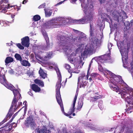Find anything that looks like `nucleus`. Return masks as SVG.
<instances>
[{"label": "nucleus", "instance_id": "obj_58", "mask_svg": "<svg viewBox=\"0 0 133 133\" xmlns=\"http://www.w3.org/2000/svg\"><path fill=\"white\" fill-rule=\"evenodd\" d=\"M71 117H70V116H69V118H70Z\"/></svg>", "mask_w": 133, "mask_h": 133}, {"label": "nucleus", "instance_id": "obj_28", "mask_svg": "<svg viewBox=\"0 0 133 133\" xmlns=\"http://www.w3.org/2000/svg\"><path fill=\"white\" fill-rule=\"evenodd\" d=\"M71 21V19L68 18H63L62 21V23H69Z\"/></svg>", "mask_w": 133, "mask_h": 133}, {"label": "nucleus", "instance_id": "obj_43", "mask_svg": "<svg viewBox=\"0 0 133 133\" xmlns=\"http://www.w3.org/2000/svg\"><path fill=\"white\" fill-rule=\"evenodd\" d=\"M15 9H17V11L19 10L20 9V7H18L17 6H16V7H15Z\"/></svg>", "mask_w": 133, "mask_h": 133}, {"label": "nucleus", "instance_id": "obj_39", "mask_svg": "<svg viewBox=\"0 0 133 133\" xmlns=\"http://www.w3.org/2000/svg\"><path fill=\"white\" fill-rule=\"evenodd\" d=\"M10 125H12V128L13 127H15L17 126V124L15 123H13L11 124Z\"/></svg>", "mask_w": 133, "mask_h": 133}, {"label": "nucleus", "instance_id": "obj_17", "mask_svg": "<svg viewBox=\"0 0 133 133\" xmlns=\"http://www.w3.org/2000/svg\"><path fill=\"white\" fill-rule=\"evenodd\" d=\"M3 128L4 129L7 133L9 132L12 129V125H10V124L8 123Z\"/></svg>", "mask_w": 133, "mask_h": 133}, {"label": "nucleus", "instance_id": "obj_45", "mask_svg": "<svg viewBox=\"0 0 133 133\" xmlns=\"http://www.w3.org/2000/svg\"><path fill=\"white\" fill-rule=\"evenodd\" d=\"M22 104V103L21 102H19L18 103V107H20L21 106Z\"/></svg>", "mask_w": 133, "mask_h": 133}, {"label": "nucleus", "instance_id": "obj_35", "mask_svg": "<svg viewBox=\"0 0 133 133\" xmlns=\"http://www.w3.org/2000/svg\"><path fill=\"white\" fill-rule=\"evenodd\" d=\"M0 133H7V132L3 128L0 129Z\"/></svg>", "mask_w": 133, "mask_h": 133}, {"label": "nucleus", "instance_id": "obj_18", "mask_svg": "<svg viewBox=\"0 0 133 133\" xmlns=\"http://www.w3.org/2000/svg\"><path fill=\"white\" fill-rule=\"evenodd\" d=\"M31 87L33 90L36 92H38L41 90L40 88L35 84H32Z\"/></svg>", "mask_w": 133, "mask_h": 133}, {"label": "nucleus", "instance_id": "obj_38", "mask_svg": "<svg viewBox=\"0 0 133 133\" xmlns=\"http://www.w3.org/2000/svg\"><path fill=\"white\" fill-rule=\"evenodd\" d=\"M112 46V44L111 43H108V47L109 50L110 51V50L111 49V47Z\"/></svg>", "mask_w": 133, "mask_h": 133}, {"label": "nucleus", "instance_id": "obj_2", "mask_svg": "<svg viewBox=\"0 0 133 133\" xmlns=\"http://www.w3.org/2000/svg\"><path fill=\"white\" fill-rule=\"evenodd\" d=\"M48 64L49 65V69H55L58 76V80L57 83L56 85V97L58 103L60 105L61 110L62 112L64 113V114L67 116H69L74 112L75 103L76 101L77 94H76L74 98L73 103L72 106V108H71L69 112V114L65 113L64 111L63 106L62 103V101L60 93V89L61 87V75L59 69L57 67L56 64L52 61H50L48 62Z\"/></svg>", "mask_w": 133, "mask_h": 133}, {"label": "nucleus", "instance_id": "obj_6", "mask_svg": "<svg viewBox=\"0 0 133 133\" xmlns=\"http://www.w3.org/2000/svg\"><path fill=\"white\" fill-rule=\"evenodd\" d=\"M65 34L62 33V35H59L57 37L58 45L62 49H67V47L69 46L72 44L73 39L72 37L70 38L65 36Z\"/></svg>", "mask_w": 133, "mask_h": 133}, {"label": "nucleus", "instance_id": "obj_12", "mask_svg": "<svg viewBox=\"0 0 133 133\" xmlns=\"http://www.w3.org/2000/svg\"><path fill=\"white\" fill-rule=\"evenodd\" d=\"M22 44L25 47H28L29 45V38L28 36L25 37L21 39Z\"/></svg>", "mask_w": 133, "mask_h": 133}, {"label": "nucleus", "instance_id": "obj_8", "mask_svg": "<svg viewBox=\"0 0 133 133\" xmlns=\"http://www.w3.org/2000/svg\"><path fill=\"white\" fill-rule=\"evenodd\" d=\"M63 18L60 17L52 19L45 23L43 25V26L45 28L49 29L51 26L56 25L58 23H62Z\"/></svg>", "mask_w": 133, "mask_h": 133}, {"label": "nucleus", "instance_id": "obj_49", "mask_svg": "<svg viewBox=\"0 0 133 133\" xmlns=\"http://www.w3.org/2000/svg\"><path fill=\"white\" fill-rule=\"evenodd\" d=\"M36 58H37H37H38L39 59H42V57L40 56H36Z\"/></svg>", "mask_w": 133, "mask_h": 133}, {"label": "nucleus", "instance_id": "obj_7", "mask_svg": "<svg viewBox=\"0 0 133 133\" xmlns=\"http://www.w3.org/2000/svg\"><path fill=\"white\" fill-rule=\"evenodd\" d=\"M110 16L113 19L117 22L119 20L121 21L122 19L127 18V17L126 14L122 10H113L111 12Z\"/></svg>", "mask_w": 133, "mask_h": 133}, {"label": "nucleus", "instance_id": "obj_33", "mask_svg": "<svg viewBox=\"0 0 133 133\" xmlns=\"http://www.w3.org/2000/svg\"><path fill=\"white\" fill-rule=\"evenodd\" d=\"M17 46L20 49H24V47L22 46L20 44L18 43L17 44Z\"/></svg>", "mask_w": 133, "mask_h": 133}, {"label": "nucleus", "instance_id": "obj_15", "mask_svg": "<svg viewBox=\"0 0 133 133\" xmlns=\"http://www.w3.org/2000/svg\"><path fill=\"white\" fill-rule=\"evenodd\" d=\"M45 38L46 43L47 46L45 49H48L49 47V40L47 34L45 32H42Z\"/></svg>", "mask_w": 133, "mask_h": 133}, {"label": "nucleus", "instance_id": "obj_14", "mask_svg": "<svg viewBox=\"0 0 133 133\" xmlns=\"http://www.w3.org/2000/svg\"><path fill=\"white\" fill-rule=\"evenodd\" d=\"M65 67L66 69L68 70V71L69 72V73L68 75V76H67V78H66L65 82L64 83V85H65V83L66 82L67 79L68 78H70L71 77L72 75V72L71 73L70 72V69L71 68V67L68 64H65Z\"/></svg>", "mask_w": 133, "mask_h": 133}, {"label": "nucleus", "instance_id": "obj_52", "mask_svg": "<svg viewBox=\"0 0 133 133\" xmlns=\"http://www.w3.org/2000/svg\"><path fill=\"white\" fill-rule=\"evenodd\" d=\"M11 18H14V16H15V15H11Z\"/></svg>", "mask_w": 133, "mask_h": 133}, {"label": "nucleus", "instance_id": "obj_1", "mask_svg": "<svg viewBox=\"0 0 133 133\" xmlns=\"http://www.w3.org/2000/svg\"><path fill=\"white\" fill-rule=\"evenodd\" d=\"M110 59L109 56L107 55H104L98 57H97L92 58L89 65L87 75L85 76L84 73H82L78 80V84L80 85L81 87L84 88L87 84L86 80L88 79L90 74L89 72L90 70V67L93 61L95 60L98 63L99 71L102 72L104 76L107 78H110V82H109L110 87L112 90L116 92H119L121 94L122 98H125V100L129 104L133 105V89L129 87L121 78L120 76H116L115 74L106 69H103L100 64Z\"/></svg>", "mask_w": 133, "mask_h": 133}, {"label": "nucleus", "instance_id": "obj_48", "mask_svg": "<svg viewBox=\"0 0 133 133\" xmlns=\"http://www.w3.org/2000/svg\"><path fill=\"white\" fill-rule=\"evenodd\" d=\"M17 113H18V112H17V113H16L14 115H13L12 119H13L17 115Z\"/></svg>", "mask_w": 133, "mask_h": 133}, {"label": "nucleus", "instance_id": "obj_36", "mask_svg": "<svg viewBox=\"0 0 133 133\" xmlns=\"http://www.w3.org/2000/svg\"><path fill=\"white\" fill-rule=\"evenodd\" d=\"M72 72L76 73H78L80 71V70H76V69H75V70H73V69H72Z\"/></svg>", "mask_w": 133, "mask_h": 133}, {"label": "nucleus", "instance_id": "obj_4", "mask_svg": "<svg viewBox=\"0 0 133 133\" xmlns=\"http://www.w3.org/2000/svg\"><path fill=\"white\" fill-rule=\"evenodd\" d=\"M77 0H71V2L72 3H75ZM82 3L81 6L84 8L83 11L86 15L83 18L79 20L75 19L74 22L78 24H84L91 20L93 16V10L94 6L92 2L89 3L85 6L82 3L84 0H79Z\"/></svg>", "mask_w": 133, "mask_h": 133}, {"label": "nucleus", "instance_id": "obj_50", "mask_svg": "<svg viewBox=\"0 0 133 133\" xmlns=\"http://www.w3.org/2000/svg\"><path fill=\"white\" fill-rule=\"evenodd\" d=\"M99 1H100V3H102L104 2L105 0H99Z\"/></svg>", "mask_w": 133, "mask_h": 133}, {"label": "nucleus", "instance_id": "obj_11", "mask_svg": "<svg viewBox=\"0 0 133 133\" xmlns=\"http://www.w3.org/2000/svg\"><path fill=\"white\" fill-rule=\"evenodd\" d=\"M25 125L27 127H30L31 128H34L36 124L32 116L28 117L25 122Z\"/></svg>", "mask_w": 133, "mask_h": 133}, {"label": "nucleus", "instance_id": "obj_5", "mask_svg": "<svg viewBox=\"0 0 133 133\" xmlns=\"http://www.w3.org/2000/svg\"><path fill=\"white\" fill-rule=\"evenodd\" d=\"M2 68L0 67V82L4 85L7 88L13 91L14 96L13 100H17L19 99L21 97V95L19 93L20 89H15V88L12 84L8 83L5 79L4 75L1 72Z\"/></svg>", "mask_w": 133, "mask_h": 133}, {"label": "nucleus", "instance_id": "obj_20", "mask_svg": "<svg viewBox=\"0 0 133 133\" xmlns=\"http://www.w3.org/2000/svg\"><path fill=\"white\" fill-rule=\"evenodd\" d=\"M14 61L13 58L11 57H7L5 61V63L6 65H7V64H8L9 63L13 62Z\"/></svg>", "mask_w": 133, "mask_h": 133}, {"label": "nucleus", "instance_id": "obj_19", "mask_svg": "<svg viewBox=\"0 0 133 133\" xmlns=\"http://www.w3.org/2000/svg\"><path fill=\"white\" fill-rule=\"evenodd\" d=\"M78 33L79 34V36L78 39L79 41L84 40L86 38V35L84 33L79 31L78 32Z\"/></svg>", "mask_w": 133, "mask_h": 133}, {"label": "nucleus", "instance_id": "obj_42", "mask_svg": "<svg viewBox=\"0 0 133 133\" xmlns=\"http://www.w3.org/2000/svg\"><path fill=\"white\" fill-rule=\"evenodd\" d=\"M63 1H61V2H59V3H57L55 5V6H57L58 5H59L60 4H61L63 3Z\"/></svg>", "mask_w": 133, "mask_h": 133}, {"label": "nucleus", "instance_id": "obj_40", "mask_svg": "<svg viewBox=\"0 0 133 133\" xmlns=\"http://www.w3.org/2000/svg\"><path fill=\"white\" fill-rule=\"evenodd\" d=\"M7 118H5V119L1 122L0 123V126L4 123V122H5L7 121Z\"/></svg>", "mask_w": 133, "mask_h": 133}, {"label": "nucleus", "instance_id": "obj_23", "mask_svg": "<svg viewBox=\"0 0 133 133\" xmlns=\"http://www.w3.org/2000/svg\"><path fill=\"white\" fill-rule=\"evenodd\" d=\"M110 19L111 22V23L110 24V26L111 28V30L112 29V30L113 29H116L117 24H115V23H114L112 21V20L111 19Z\"/></svg>", "mask_w": 133, "mask_h": 133}, {"label": "nucleus", "instance_id": "obj_21", "mask_svg": "<svg viewBox=\"0 0 133 133\" xmlns=\"http://www.w3.org/2000/svg\"><path fill=\"white\" fill-rule=\"evenodd\" d=\"M21 64L24 66H30V64L28 61L23 60H21Z\"/></svg>", "mask_w": 133, "mask_h": 133}, {"label": "nucleus", "instance_id": "obj_46", "mask_svg": "<svg viewBox=\"0 0 133 133\" xmlns=\"http://www.w3.org/2000/svg\"><path fill=\"white\" fill-rule=\"evenodd\" d=\"M92 129L93 130H98V128H96L95 127H92Z\"/></svg>", "mask_w": 133, "mask_h": 133}, {"label": "nucleus", "instance_id": "obj_55", "mask_svg": "<svg viewBox=\"0 0 133 133\" xmlns=\"http://www.w3.org/2000/svg\"><path fill=\"white\" fill-rule=\"evenodd\" d=\"M72 115L73 116H75V113H73Z\"/></svg>", "mask_w": 133, "mask_h": 133}, {"label": "nucleus", "instance_id": "obj_22", "mask_svg": "<svg viewBox=\"0 0 133 133\" xmlns=\"http://www.w3.org/2000/svg\"><path fill=\"white\" fill-rule=\"evenodd\" d=\"M39 72L40 76L43 78H45L46 77V74L44 72L41 68L40 69Z\"/></svg>", "mask_w": 133, "mask_h": 133}, {"label": "nucleus", "instance_id": "obj_53", "mask_svg": "<svg viewBox=\"0 0 133 133\" xmlns=\"http://www.w3.org/2000/svg\"><path fill=\"white\" fill-rule=\"evenodd\" d=\"M8 45L9 46H10L11 45V43H8Z\"/></svg>", "mask_w": 133, "mask_h": 133}, {"label": "nucleus", "instance_id": "obj_31", "mask_svg": "<svg viewBox=\"0 0 133 133\" xmlns=\"http://www.w3.org/2000/svg\"><path fill=\"white\" fill-rule=\"evenodd\" d=\"M41 17L39 16L38 15H36L34 16L33 20L35 21H37L40 20Z\"/></svg>", "mask_w": 133, "mask_h": 133}, {"label": "nucleus", "instance_id": "obj_37", "mask_svg": "<svg viewBox=\"0 0 133 133\" xmlns=\"http://www.w3.org/2000/svg\"><path fill=\"white\" fill-rule=\"evenodd\" d=\"M9 73L11 74H15L14 71L12 69H10L8 71Z\"/></svg>", "mask_w": 133, "mask_h": 133}, {"label": "nucleus", "instance_id": "obj_54", "mask_svg": "<svg viewBox=\"0 0 133 133\" xmlns=\"http://www.w3.org/2000/svg\"><path fill=\"white\" fill-rule=\"evenodd\" d=\"M131 22L132 23V24L133 23V20H132L131 21Z\"/></svg>", "mask_w": 133, "mask_h": 133}, {"label": "nucleus", "instance_id": "obj_10", "mask_svg": "<svg viewBox=\"0 0 133 133\" xmlns=\"http://www.w3.org/2000/svg\"><path fill=\"white\" fill-rule=\"evenodd\" d=\"M9 0H1L0 2V11L3 13L6 12L7 10L10 7L13 6H10L7 3Z\"/></svg>", "mask_w": 133, "mask_h": 133}, {"label": "nucleus", "instance_id": "obj_27", "mask_svg": "<svg viewBox=\"0 0 133 133\" xmlns=\"http://www.w3.org/2000/svg\"><path fill=\"white\" fill-rule=\"evenodd\" d=\"M100 96L98 94H96L94 97H91L90 99L91 101L93 102L96 101L97 99L99 98Z\"/></svg>", "mask_w": 133, "mask_h": 133}, {"label": "nucleus", "instance_id": "obj_3", "mask_svg": "<svg viewBox=\"0 0 133 133\" xmlns=\"http://www.w3.org/2000/svg\"><path fill=\"white\" fill-rule=\"evenodd\" d=\"M90 43L87 44L83 52L81 53V57L80 59H84V58L87 57L88 54H91L94 51L95 48H96L97 45L99 43L98 38L96 37L93 32L92 29V26L90 25ZM84 62H83L82 60L79 63L80 65L83 66Z\"/></svg>", "mask_w": 133, "mask_h": 133}, {"label": "nucleus", "instance_id": "obj_25", "mask_svg": "<svg viewBox=\"0 0 133 133\" xmlns=\"http://www.w3.org/2000/svg\"><path fill=\"white\" fill-rule=\"evenodd\" d=\"M45 11V16L46 17H48L50 16L52 13V11L50 9L45 10L44 9Z\"/></svg>", "mask_w": 133, "mask_h": 133}, {"label": "nucleus", "instance_id": "obj_51", "mask_svg": "<svg viewBox=\"0 0 133 133\" xmlns=\"http://www.w3.org/2000/svg\"><path fill=\"white\" fill-rule=\"evenodd\" d=\"M26 2H27L26 1V0H24L23 1L22 3L23 4H24L25 3H26Z\"/></svg>", "mask_w": 133, "mask_h": 133}, {"label": "nucleus", "instance_id": "obj_29", "mask_svg": "<svg viewBox=\"0 0 133 133\" xmlns=\"http://www.w3.org/2000/svg\"><path fill=\"white\" fill-rule=\"evenodd\" d=\"M10 23V22L6 21H2L0 22V24L2 26L4 25L6 26L5 25H9Z\"/></svg>", "mask_w": 133, "mask_h": 133}, {"label": "nucleus", "instance_id": "obj_32", "mask_svg": "<svg viewBox=\"0 0 133 133\" xmlns=\"http://www.w3.org/2000/svg\"><path fill=\"white\" fill-rule=\"evenodd\" d=\"M15 57L16 59L18 60L21 61L22 60V57L20 55L17 54H16L15 55Z\"/></svg>", "mask_w": 133, "mask_h": 133}, {"label": "nucleus", "instance_id": "obj_47", "mask_svg": "<svg viewBox=\"0 0 133 133\" xmlns=\"http://www.w3.org/2000/svg\"><path fill=\"white\" fill-rule=\"evenodd\" d=\"M26 103V101H24L23 103V104L25 105V107L27 106Z\"/></svg>", "mask_w": 133, "mask_h": 133}, {"label": "nucleus", "instance_id": "obj_30", "mask_svg": "<svg viewBox=\"0 0 133 133\" xmlns=\"http://www.w3.org/2000/svg\"><path fill=\"white\" fill-rule=\"evenodd\" d=\"M83 104V102L81 101L78 102L77 108V110H80L81 109L82 107Z\"/></svg>", "mask_w": 133, "mask_h": 133}, {"label": "nucleus", "instance_id": "obj_13", "mask_svg": "<svg viewBox=\"0 0 133 133\" xmlns=\"http://www.w3.org/2000/svg\"><path fill=\"white\" fill-rule=\"evenodd\" d=\"M68 57V59L69 61L72 64H74V63L76 62V61L74 58H75V57L76 56V52L73 53L72 54H69L67 55Z\"/></svg>", "mask_w": 133, "mask_h": 133}, {"label": "nucleus", "instance_id": "obj_26", "mask_svg": "<svg viewBox=\"0 0 133 133\" xmlns=\"http://www.w3.org/2000/svg\"><path fill=\"white\" fill-rule=\"evenodd\" d=\"M98 75V74L96 73L91 74L90 75L91 77L89 79L90 82H91L92 79L96 78Z\"/></svg>", "mask_w": 133, "mask_h": 133}, {"label": "nucleus", "instance_id": "obj_16", "mask_svg": "<svg viewBox=\"0 0 133 133\" xmlns=\"http://www.w3.org/2000/svg\"><path fill=\"white\" fill-rule=\"evenodd\" d=\"M37 133H50L49 130H47L45 127H43L41 129H39L37 131Z\"/></svg>", "mask_w": 133, "mask_h": 133}, {"label": "nucleus", "instance_id": "obj_44", "mask_svg": "<svg viewBox=\"0 0 133 133\" xmlns=\"http://www.w3.org/2000/svg\"><path fill=\"white\" fill-rule=\"evenodd\" d=\"M28 93L29 95H30L31 96H33V94H32V92H31V91H30L28 92Z\"/></svg>", "mask_w": 133, "mask_h": 133}, {"label": "nucleus", "instance_id": "obj_24", "mask_svg": "<svg viewBox=\"0 0 133 133\" xmlns=\"http://www.w3.org/2000/svg\"><path fill=\"white\" fill-rule=\"evenodd\" d=\"M34 82L35 83L39 85L42 87L44 86L43 82L39 79H36L34 80Z\"/></svg>", "mask_w": 133, "mask_h": 133}, {"label": "nucleus", "instance_id": "obj_41", "mask_svg": "<svg viewBox=\"0 0 133 133\" xmlns=\"http://www.w3.org/2000/svg\"><path fill=\"white\" fill-rule=\"evenodd\" d=\"M45 5L44 4H43L41 5H40L39 7V8H44L45 6Z\"/></svg>", "mask_w": 133, "mask_h": 133}, {"label": "nucleus", "instance_id": "obj_59", "mask_svg": "<svg viewBox=\"0 0 133 133\" xmlns=\"http://www.w3.org/2000/svg\"><path fill=\"white\" fill-rule=\"evenodd\" d=\"M10 121H11L10 122H11V121H11V120H10Z\"/></svg>", "mask_w": 133, "mask_h": 133}, {"label": "nucleus", "instance_id": "obj_57", "mask_svg": "<svg viewBox=\"0 0 133 133\" xmlns=\"http://www.w3.org/2000/svg\"><path fill=\"white\" fill-rule=\"evenodd\" d=\"M108 12H109L110 11V10L109 11L108 10Z\"/></svg>", "mask_w": 133, "mask_h": 133}, {"label": "nucleus", "instance_id": "obj_34", "mask_svg": "<svg viewBox=\"0 0 133 133\" xmlns=\"http://www.w3.org/2000/svg\"><path fill=\"white\" fill-rule=\"evenodd\" d=\"M52 56V53L51 52H49V53L48 54L47 56H45V57L46 58H50L51 56Z\"/></svg>", "mask_w": 133, "mask_h": 133}, {"label": "nucleus", "instance_id": "obj_56", "mask_svg": "<svg viewBox=\"0 0 133 133\" xmlns=\"http://www.w3.org/2000/svg\"><path fill=\"white\" fill-rule=\"evenodd\" d=\"M26 111H25V110H24V113H25V112H26Z\"/></svg>", "mask_w": 133, "mask_h": 133}, {"label": "nucleus", "instance_id": "obj_9", "mask_svg": "<svg viewBox=\"0 0 133 133\" xmlns=\"http://www.w3.org/2000/svg\"><path fill=\"white\" fill-rule=\"evenodd\" d=\"M117 45L119 49L122 57V60L123 65L126 64L127 59H128L127 50L126 48H123L118 43L117 44Z\"/></svg>", "mask_w": 133, "mask_h": 133}]
</instances>
